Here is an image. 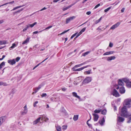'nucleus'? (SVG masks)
Masks as SVG:
<instances>
[{"label": "nucleus", "mask_w": 131, "mask_h": 131, "mask_svg": "<svg viewBox=\"0 0 131 131\" xmlns=\"http://www.w3.org/2000/svg\"><path fill=\"white\" fill-rule=\"evenodd\" d=\"M128 115L126 108L125 106H124L121 110V116L124 117H127Z\"/></svg>", "instance_id": "nucleus-1"}, {"label": "nucleus", "mask_w": 131, "mask_h": 131, "mask_svg": "<svg viewBox=\"0 0 131 131\" xmlns=\"http://www.w3.org/2000/svg\"><path fill=\"white\" fill-rule=\"evenodd\" d=\"M44 84L43 83H41L38 87H36L33 89V92L32 93V94H33L36 93L40 88L44 85Z\"/></svg>", "instance_id": "nucleus-2"}, {"label": "nucleus", "mask_w": 131, "mask_h": 131, "mask_svg": "<svg viewBox=\"0 0 131 131\" xmlns=\"http://www.w3.org/2000/svg\"><path fill=\"white\" fill-rule=\"evenodd\" d=\"M123 80L124 82L126 83V85L128 88H131V82L128 79L124 78Z\"/></svg>", "instance_id": "nucleus-3"}, {"label": "nucleus", "mask_w": 131, "mask_h": 131, "mask_svg": "<svg viewBox=\"0 0 131 131\" xmlns=\"http://www.w3.org/2000/svg\"><path fill=\"white\" fill-rule=\"evenodd\" d=\"M131 101L129 100H127L125 101L124 102V106H125L126 107L129 108L131 107V105L130 104Z\"/></svg>", "instance_id": "nucleus-4"}, {"label": "nucleus", "mask_w": 131, "mask_h": 131, "mask_svg": "<svg viewBox=\"0 0 131 131\" xmlns=\"http://www.w3.org/2000/svg\"><path fill=\"white\" fill-rule=\"evenodd\" d=\"M24 110L23 111L21 112V114L22 115H24L26 114L28 112V109L26 105L24 107Z\"/></svg>", "instance_id": "nucleus-5"}, {"label": "nucleus", "mask_w": 131, "mask_h": 131, "mask_svg": "<svg viewBox=\"0 0 131 131\" xmlns=\"http://www.w3.org/2000/svg\"><path fill=\"white\" fill-rule=\"evenodd\" d=\"M92 80L91 77H87L85 78L83 82V83H87L90 82Z\"/></svg>", "instance_id": "nucleus-6"}, {"label": "nucleus", "mask_w": 131, "mask_h": 131, "mask_svg": "<svg viewBox=\"0 0 131 131\" xmlns=\"http://www.w3.org/2000/svg\"><path fill=\"white\" fill-rule=\"evenodd\" d=\"M112 94L116 97H118L119 96V94L115 89H114L112 91Z\"/></svg>", "instance_id": "nucleus-7"}, {"label": "nucleus", "mask_w": 131, "mask_h": 131, "mask_svg": "<svg viewBox=\"0 0 131 131\" xmlns=\"http://www.w3.org/2000/svg\"><path fill=\"white\" fill-rule=\"evenodd\" d=\"M75 16H73L72 17H70L67 18L66 21V24H68L72 20H73L74 19H75Z\"/></svg>", "instance_id": "nucleus-8"}, {"label": "nucleus", "mask_w": 131, "mask_h": 131, "mask_svg": "<svg viewBox=\"0 0 131 131\" xmlns=\"http://www.w3.org/2000/svg\"><path fill=\"white\" fill-rule=\"evenodd\" d=\"M120 24V23L117 22L115 24L113 25L110 28V29L114 30V29L117 28Z\"/></svg>", "instance_id": "nucleus-9"}, {"label": "nucleus", "mask_w": 131, "mask_h": 131, "mask_svg": "<svg viewBox=\"0 0 131 131\" xmlns=\"http://www.w3.org/2000/svg\"><path fill=\"white\" fill-rule=\"evenodd\" d=\"M7 62L9 64L11 65H13L16 63L14 59L12 60H8L7 61Z\"/></svg>", "instance_id": "nucleus-10"}, {"label": "nucleus", "mask_w": 131, "mask_h": 131, "mask_svg": "<svg viewBox=\"0 0 131 131\" xmlns=\"http://www.w3.org/2000/svg\"><path fill=\"white\" fill-rule=\"evenodd\" d=\"M125 91V90L123 86L121 87L119 89V92L120 93L123 94L124 93Z\"/></svg>", "instance_id": "nucleus-11"}, {"label": "nucleus", "mask_w": 131, "mask_h": 131, "mask_svg": "<svg viewBox=\"0 0 131 131\" xmlns=\"http://www.w3.org/2000/svg\"><path fill=\"white\" fill-rule=\"evenodd\" d=\"M124 79H123L122 80L119 79L118 80V84L119 85L122 86H123L124 85V82L123 80Z\"/></svg>", "instance_id": "nucleus-12"}, {"label": "nucleus", "mask_w": 131, "mask_h": 131, "mask_svg": "<svg viewBox=\"0 0 131 131\" xmlns=\"http://www.w3.org/2000/svg\"><path fill=\"white\" fill-rule=\"evenodd\" d=\"M92 115L94 116V121H97L99 118V116L98 115L95 113H93L92 114Z\"/></svg>", "instance_id": "nucleus-13"}, {"label": "nucleus", "mask_w": 131, "mask_h": 131, "mask_svg": "<svg viewBox=\"0 0 131 131\" xmlns=\"http://www.w3.org/2000/svg\"><path fill=\"white\" fill-rule=\"evenodd\" d=\"M41 119V117H39L35 121H34L33 122V124H36L40 122V120Z\"/></svg>", "instance_id": "nucleus-14"}, {"label": "nucleus", "mask_w": 131, "mask_h": 131, "mask_svg": "<svg viewBox=\"0 0 131 131\" xmlns=\"http://www.w3.org/2000/svg\"><path fill=\"white\" fill-rule=\"evenodd\" d=\"M72 94L73 96H74L75 97L77 98L78 99H80V97L77 95V94L75 92H73L72 93Z\"/></svg>", "instance_id": "nucleus-15"}, {"label": "nucleus", "mask_w": 131, "mask_h": 131, "mask_svg": "<svg viewBox=\"0 0 131 131\" xmlns=\"http://www.w3.org/2000/svg\"><path fill=\"white\" fill-rule=\"evenodd\" d=\"M90 66L89 65H88L86 66H85L84 67H83L81 68H80L78 69H76V70H75V71H80L83 69H84Z\"/></svg>", "instance_id": "nucleus-16"}, {"label": "nucleus", "mask_w": 131, "mask_h": 131, "mask_svg": "<svg viewBox=\"0 0 131 131\" xmlns=\"http://www.w3.org/2000/svg\"><path fill=\"white\" fill-rule=\"evenodd\" d=\"M55 127L57 131H61V127L60 125H56Z\"/></svg>", "instance_id": "nucleus-17"}, {"label": "nucleus", "mask_w": 131, "mask_h": 131, "mask_svg": "<svg viewBox=\"0 0 131 131\" xmlns=\"http://www.w3.org/2000/svg\"><path fill=\"white\" fill-rule=\"evenodd\" d=\"M117 119L118 122H122L124 120V118L121 117H118Z\"/></svg>", "instance_id": "nucleus-18"}, {"label": "nucleus", "mask_w": 131, "mask_h": 131, "mask_svg": "<svg viewBox=\"0 0 131 131\" xmlns=\"http://www.w3.org/2000/svg\"><path fill=\"white\" fill-rule=\"evenodd\" d=\"M115 59V57L114 56H111L110 57H108L107 58V60L108 61H111L113 60H114Z\"/></svg>", "instance_id": "nucleus-19"}, {"label": "nucleus", "mask_w": 131, "mask_h": 131, "mask_svg": "<svg viewBox=\"0 0 131 131\" xmlns=\"http://www.w3.org/2000/svg\"><path fill=\"white\" fill-rule=\"evenodd\" d=\"M75 4V3H74L73 4H72L70 5L67 6V7H66V8H64L62 9L63 10V11H65L66 10H67V9H68L69 8H70L73 5Z\"/></svg>", "instance_id": "nucleus-20"}, {"label": "nucleus", "mask_w": 131, "mask_h": 131, "mask_svg": "<svg viewBox=\"0 0 131 131\" xmlns=\"http://www.w3.org/2000/svg\"><path fill=\"white\" fill-rule=\"evenodd\" d=\"M105 122V120L104 118H103L101 120L99 121V123L101 124L102 126L103 125V124Z\"/></svg>", "instance_id": "nucleus-21"}, {"label": "nucleus", "mask_w": 131, "mask_h": 131, "mask_svg": "<svg viewBox=\"0 0 131 131\" xmlns=\"http://www.w3.org/2000/svg\"><path fill=\"white\" fill-rule=\"evenodd\" d=\"M30 39V38H27L23 42L22 44L23 45H24L29 42Z\"/></svg>", "instance_id": "nucleus-22"}, {"label": "nucleus", "mask_w": 131, "mask_h": 131, "mask_svg": "<svg viewBox=\"0 0 131 131\" xmlns=\"http://www.w3.org/2000/svg\"><path fill=\"white\" fill-rule=\"evenodd\" d=\"M8 85V84L5 82H3L2 81L0 82V86L3 85L4 86H6Z\"/></svg>", "instance_id": "nucleus-23"}, {"label": "nucleus", "mask_w": 131, "mask_h": 131, "mask_svg": "<svg viewBox=\"0 0 131 131\" xmlns=\"http://www.w3.org/2000/svg\"><path fill=\"white\" fill-rule=\"evenodd\" d=\"M91 70H89L88 71L84 72V73L85 74V75L89 74H90L92 73V72H91Z\"/></svg>", "instance_id": "nucleus-24"}, {"label": "nucleus", "mask_w": 131, "mask_h": 131, "mask_svg": "<svg viewBox=\"0 0 131 131\" xmlns=\"http://www.w3.org/2000/svg\"><path fill=\"white\" fill-rule=\"evenodd\" d=\"M78 115H74L73 117V120L75 121H77L78 119Z\"/></svg>", "instance_id": "nucleus-25"}, {"label": "nucleus", "mask_w": 131, "mask_h": 131, "mask_svg": "<svg viewBox=\"0 0 131 131\" xmlns=\"http://www.w3.org/2000/svg\"><path fill=\"white\" fill-rule=\"evenodd\" d=\"M101 110L100 109H96L94 111V112L95 113V114L96 113H99L101 112Z\"/></svg>", "instance_id": "nucleus-26"}, {"label": "nucleus", "mask_w": 131, "mask_h": 131, "mask_svg": "<svg viewBox=\"0 0 131 131\" xmlns=\"http://www.w3.org/2000/svg\"><path fill=\"white\" fill-rule=\"evenodd\" d=\"M37 24V23L36 22H35L32 24H29L28 25L29 26V27H30L31 28H32Z\"/></svg>", "instance_id": "nucleus-27"}, {"label": "nucleus", "mask_w": 131, "mask_h": 131, "mask_svg": "<svg viewBox=\"0 0 131 131\" xmlns=\"http://www.w3.org/2000/svg\"><path fill=\"white\" fill-rule=\"evenodd\" d=\"M7 42L6 41H0V45H5L6 43Z\"/></svg>", "instance_id": "nucleus-28"}, {"label": "nucleus", "mask_w": 131, "mask_h": 131, "mask_svg": "<svg viewBox=\"0 0 131 131\" xmlns=\"http://www.w3.org/2000/svg\"><path fill=\"white\" fill-rule=\"evenodd\" d=\"M82 79L81 77H78L77 79V81L78 83H79L82 81Z\"/></svg>", "instance_id": "nucleus-29"}, {"label": "nucleus", "mask_w": 131, "mask_h": 131, "mask_svg": "<svg viewBox=\"0 0 131 131\" xmlns=\"http://www.w3.org/2000/svg\"><path fill=\"white\" fill-rule=\"evenodd\" d=\"M24 6V5L20 6H17V7H15L13 9H12V10H11V11H12L13 10H15L16 9H18V8H20L21 7H23Z\"/></svg>", "instance_id": "nucleus-30"}, {"label": "nucleus", "mask_w": 131, "mask_h": 131, "mask_svg": "<svg viewBox=\"0 0 131 131\" xmlns=\"http://www.w3.org/2000/svg\"><path fill=\"white\" fill-rule=\"evenodd\" d=\"M5 65V62H3L0 64V69H1Z\"/></svg>", "instance_id": "nucleus-31"}, {"label": "nucleus", "mask_w": 131, "mask_h": 131, "mask_svg": "<svg viewBox=\"0 0 131 131\" xmlns=\"http://www.w3.org/2000/svg\"><path fill=\"white\" fill-rule=\"evenodd\" d=\"M62 129L63 130H65L67 129V125H63L62 126Z\"/></svg>", "instance_id": "nucleus-32"}, {"label": "nucleus", "mask_w": 131, "mask_h": 131, "mask_svg": "<svg viewBox=\"0 0 131 131\" xmlns=\"http://www.w3.org/2000/svg\"><path fill=\"white\" fill-rule=\"evenodd\" d=\"M16 46V44L15 43H13V44L12 46L10 48H12L13 49Z\"/></svg>", "instance_id": "nucleus-33"}, {"label": "nucleus", "mask_w": 131, "mask_h": 131, "mask_svg": "<svg viewBox=\"0 0 131 131\" xmlns=\"http://www.w3.org/2000/svg\"><path fill=\"white\" fill-rule=\"evenodd\" d=\"M106 112V110H103L101 112V113L103 115H105Z\"/></svg>", "instance_id": "nucleus-34"}, {"label": "nucleus", "mask_w": 131, "mask_h": 131, "mask_svg": "<svg viewBox=\"0 0 131 131\" xmlns=\"http://www.w3.org/2000/svg\"><path fill=\"white\" fill-rule=\"evenodd\" d=\"M29 28V26L28 25H26V27L23 30V31H26L28 28Z\"/></svg>", "instance_id": "nucleus-35"}, {"label": "nucleus", "mask_w": 131, "mask_h": 131, "mask_svg": "<svg viewBox=\"0 0 131 131\" xmlns=\"http://www.w3.org/2000/svg\"><path fill=\"white\" fill-rule=\"evenodd\" d=\"M90 53V52L87 51L83 53L82 55L84 56H85L86 55Z\"/></svg>", "instance_id": "nucleus-36"}, {"label": "nucleus", "mask_w": 131, "mask_h": 131, "mask_svg": "<svg viewBox=\"0 0 131 131\" xmlns=\"http://www.w3.org/2000/svg\"><path fill=\"white\" fill-rule=\"evenodd\" d=\"M70 30V29H69L67 30H66V31H64L62 32L60 34H59L58 35H62L63 34L66 33V32H67L68 31H69Z\"/></svg>", "instance_id": "nucleus-37"}, {"label": "nucleus", "mask_w": 131, "mask_h": 131, "mask_svg": "<svg viewBox=\"0 0 131 131\" xmlns=\"http://www.w3.org/2000/svg\"><path fill=\"white\" fill-rule=\"evenodd\" d=\"M82 34V33L80 31V32L77 35V36L75 37V38H77L79 36H80L81 34Z\"/></svg>", "instance_id": "nucleus-38"}, {"label": "nucleus", "mask_w": 131, "mask_h": 131, "mask_svg": "<svg viewBox=\"0 0 131 131\" xmlns=\"http://www.w3.org/2000/svg\"><path fill=\"white\" fill-rule=\"evenodd\" d=\"M111 7H109L107 9H105L104 10V12H106L107 11H108L110 9H111Z\"/></svg>", "instance_id": "nucleus-39"}, {"label": "nucleus", "mask_w": 131, "mask_h": 131, "mask_svg": "<svg viewBox=\"0 0 131 131\" xmlns=\"http://www.w3.org/2000/svg\"><path fill=\"white\" fill-rule=\"evenodd\" d=\"M14 3V1H12L10 2H8V3H6L5 4H4V5H6L8 4H13Z\"/></svg>", "instance_id": "nucleus-40"}, {"label": "nucleus", "mask_w": 131, "mask_h": 131, "mask_svg": "<svg viewBox=\"0 0 131 131\" xmlns=\"http://www.w3.org/2000/svg\"><path fill=\"white\" fill-rule=\"evenodd\" d=\"M38 103V101H36L34 103L33 106L34 107H35L36 106V104Z\"/></svg>", "instance_id": "nucleus-41"}, {"label": "nucleus", "mask_w": 131, "mask_h": 131, "mask_svg": "<svg viewBox=\"0 0 131 131\" xmlns=\"http://www.w3.org/2000/svg\"><path fill=\"white\" fill-rule=\"evenodd\" d=\"M47 96V94L46 93H43L42 95H41V96L43 97H45Z\"/></svg>", "instance_id": "nucleus-42"}, {"label": "nucleus", "mask_w": 131, "mask_h": 131, "mask_svg": "<svg viewBox=\"0 0 131 131\" xmlns=\"http://www.w3.org/2000/svg\"><path fill=\"white\" fill-rule=\"evenodd\" d=\"M83 65L82 64H78V65H77L74 66V67L76 68H78L79 67H80L81 66H82Z\"/></svg>", "instance_id": "nucleus-43"}, {"label": "nucleus", "mask_w": 131, "mask_h": 131, "mask_svg": "<svg viewBox=\"0 0 131 131\" xmlns=\"http://www.w3.org/2000/svg\"><path fill=\"white\" fill-rule=\"evenodd\" d=\"M86 27H84L83 29H82L80 31L82 33L83 32H84L85 31L86 29Z\"/></svg>", "instance_id": "nucleus-44"}, {"label": "nucleus", "mask_w": 131, "mask_h": 131, "mask_svg": "<svg viewBox=\"0 0 131 131\" xmlns=\"http://www.w3.org/2000/svg\"><path fill=\"white\" fill-rule=\"evenodd\" d=\"M77 33H76L74 34L71 37V38L72 39L77 34Z\"/></svg>", "instance_id": "nucleus-45"}, {"label": "nucleus", "mask_w": 131, "mask_h": 131, "mask_svg": "<svg viewBox=\"0 0 131 131\" xmlns=\"http://www.w3.org/2000/svg\"><path fill=\"white\" fill-rule=\"evenodd\" d=\"M20 59V58L19 57H17L16 59V62H18Z\"/></svg>", "instance_id": "nucleus-46"}, {"label": "nucleus", "mask_w": 131, "mask_h": 131, "mask_svg": "<svg viewBox=\"0 0 131 131\" xmlns=\"http://www.w3.org/2000/svg\"><path fill=\"white\" fill-rule=\"evenodd\" d=\"M52 27V26H50L47 27L45 29H44L43 30H46L47 29H49L51 28Z\"/></svg>", "instance_id": "nucleus-47"}, {"label": "nucleus", "mask_w": 131, "mask_h": 131, "mask_svg": "<svg viewBox=\"0 0 131 131\" xmlns=\"http://www.w3.org/2000/svg\"><path fill=\"white\" fill-rule=\"evenodd\" d=\"M43 31V30H42L40 31L39 32H38L37 31H35L33 32V34H36L38 32H41L42 31Z\"/></svg>", "instance_id": "nucleus-48"}, {"label": "nucleus", "mask_w": 131, "mask_h": 131, "mask_svg": "<svg viewBox=\"0 0 131 131\" xmlns=\"http://www.w3.org/2000/svg\"><path fill=\"white\" fill-rule=\"evenodd\" d=\"M100 4H97V5H96L94 7V8L95 9H96V8H97L98 7H99V6H100Z\"/></svg>", "instance_id": "nucleus-49"}, {"label": "nucleus", "mask_w": 131, "mask_h": 131, "mask_svg": "<svg viewBox=\"0 0 131 131\" xmlns=\"http://www.w3.org/2000/svg\"><path fill=\"white\" fill-rule=\"evenodd\" d=\"M46 9H47V8H46L45 7H44V8H42V9H40L39 10V11H38L37 12H39V11H42L43 10H45Z\"/></svg>", "instance_id": "nucleus-50"}, {"label": "nucleus", "mask_w": 131, "mask_h": 131, "mask_svg": "<svg viewBox=\"0 0 131 131\" xmlns=\"http://www.w3.org/2000/svg\"><path fill=\"white\" fill-rule=\"evenodd\" d=\"M101 26H100L99 27H98L96 29L97 30H98L99 31H100V30L101 31Z\"/></svg>", "instance_id": "nucleus-51"}, {"label": "nucleus", "mask_w": 131, "mask_h": 131, "mask_svg": "<svg viewBox=\"0 0 131 131\" xmlns=\"http://www.w3.org/2000/svg\"><path fill=\"white\" fill-rule=\"evenodd\" d=\"M113 44L111 43V42H110V44H109V46L110 47H113Z\"/></svg>", "instance_id": "nucleus-52"}, {"label": "nucleus", "mask_w": 131, "mask_h": 131, "mask_svg": "<svg viewBox=\"0 0 131 131\" xmlns=\"http://www.w3.org/2000/svg\"><path fill=\"white\" fill-rule=\"evenodd\" d=\"M114 51H110L108 52V53L109 54H113L114 53Z\"/></svg>", "instance_id": "nucleus-53"}, {"label": "nucleus", "mask_w": 131, "mask_h": 131, "mask_svg": "<svg viewBox=\"0 0 131 131\" xmlns=\"http://www.w3.org/2000/svg\"><path fill=\"white\" fill-rule=\"evenodd\" d=\"M107 27H105L104 28V27H101V31H103L105 29L107 28Z\"/></svg>", "instance_id": "nucleus-54"}, {"label": "nucleus", "mask_w": 131, "mask_h": 131, "mask_svg": "<svg viewBox=\"0 0 131 131\" xmlns=\"http://www.w3.org/2000/svg\"><path fill=\"white\" fill-rule=\"evenodd\" d=\"M109 55L108 52L104 53L103 54V56L107 55Z\"/></svg>", "instance_id": "nucleus-55"}, {"label": "nucleus", "mask_w": 131, "mask_h": 131, "mask_svg": "<svg viewBox=\"0 0 131 131\" xmlns=\"http://www.w3.org/2000/svg\"><path fill=\"white\" fill-rule=\"evenodd\" d=\"M91 13V12L90 11H88L86 12V14L88 15H89Z\"/></svg>", "instance_id": "nucleus-56"}, {"label": "nucleus", "mask_w": 131, "mask_h": 131, "mask_svg": "<svg viewBox=\"0 0 131 131\" xmlns=\"http://www.w3.org/2000/svg\"><path fill=\"white\" fill-rule=\"evenodd\" d=\"M78 83H77V81H74V82L73 83L75 85H77Z\"/></svg>", "instance_id": "nucleus-57"}, {"label": "nucleus", "mask_w": 131, "mask_h": 131, "mask_svg": "<svg viewBox=\"0 0 131 131\" xmlns=\"http://www.w3.org/2000/svg\"><path fill=\"white\" fill-rule=\"evenodd\" d=\"M125 10V8H122L121 10V12L122 13H123Z\"/></svg>", "instance_id": "nucleus-58"}, {"label": "nucleus", "mask_w": 131, "mask_h": 131, "mask_svg": "<svg viewBox=\"0 0 131 131\" xmlns=\"http://www.w3.org/2000/svg\"><path fill=\"white\" fill-rule=\"evenodd\" d=\"M13 94L15 92V90L14 89H13L12 90V92H11Z\"/></svg>", "instance_id": "nucleus-59"}, {"label": "nucleus", "mask_w": 131, "mask_h": 131, "mask_svg": "<svg viewBox=\"0 0 131 131\" xmlns=\"http://www.w3.org/2000/svg\"><path fill=\"white\" fill-rule=\"evenodd\" d=\"M66 90V89L65 88H62V90L63 91H65Z\"/></svg>", "instance_id": "nucleus-60"}, {"label": "nucleus", "mask_w": 131, "mask_h": 131, "mask_svg": "<svg viewBox=\"0 0 131 131\" xmlns=\"http://www.w3.org/2000/svg\"><path fill=\"white\" fill-rule=\"evenodd\" d=\"M76 68L74 66L72 68V70H73V71H75V70H76Z\"/></svg>", "instance_id": "nucleus-61"}, {"label": "nucleus", "mask_w": 131, "mask_h": 131, "mask_svg": "<svg viewBox=\"0 0 131 131\" xmlns=\"http://www.w3.org/2000/svg\"><path fill=\"white\" fill-rule=\"evenodd\" d=\"M100 21H99V20H96L95 22V24H97L98 23H99Z\"/></svg>", "instance_id": "nucleus-62"}, {"label": "nucleus", "mask_w": 131, "mask_h": 131, "mask_svg": "<svg viewBox=\"0 0 131 131\" xmlns=\"http://www.w3.org/2000/svg\"><path fill=\"white\" fill-rule=\"evenodd\" d=\"M4 22L3 20H0V24Z\"/></svg>", "instance_id": "nucleus-63"}, {"label": "nucleus", "mask_w": 131, "mask_h": 131, "mask_svg": "<svg viewBox=\"0 0 131 131\" xmlns=\"http://www.w3.org/2000/svg\"><path fill=\"white\" fill-rule=\"evenodd\" d=\"M49 120V119L47 117H46V118L44 120V121L45 122H46L47 121H48Z\"/></svg>", "instance_id": "nucleus-64"}]
</instances>
